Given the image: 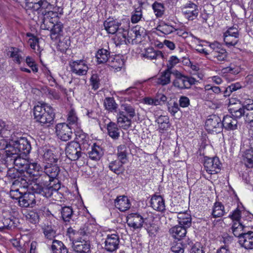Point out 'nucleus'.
<instances>
[{
  "label": "nucleus",
  "instance_id": "38",
  "mask_svg": "<svg viewBox=\"0 0 253 253\" xmlns=\"http://www.w3.org/2000/svg\"><path fill=\"white\" fill-rule=\"evenodd\" d=\"M124 64V60L118 55L111 56L108 62V65L115 70H120Z\"/></svg>",
  "mask_w": 253,
  "mask_h": 253
},
{
  "label": "nucleus",
  "instance_id": "1",
  "mask_svg": "<svg viewBox=\"0 0 253 253\" xmlns=\"http://www.w3.org/2000/svg\"><path fill=\"white\" fill-rule=\"evenodd\" d=\"M60 172L59 167L55 164L49 163L44 166L43 172L48 177V182L35 183L32 186V191L42 195L46 198H49L54 194L57 193L60 189V183L58 181L55 183L53 180L58 176Z\"/></svg>",
  "mask_w": 253,
  "mask_h": 253
},
{
  "label": "nucleus",
  "instance_id": "58",
  "mask_svg": "<svg viewBox=\"0 0 253 253\" xmlns=\"http://www.w3.org/2000/svg\"><path fill=\"white\" fill-rule=\"evenodd\" d=\"M54 8L53 6V9H42V10L41 11L42 12V16L50 19L51 21L53 17L57 16V13L52 10Z\"/></svg>",
  "mask_w": 253,
  "mask_h": 253
},
{
  "label": "nucleus",
  "instance_id": "4",
  "mask_svg": "<svg viewBox=\"0 0 253 253\" xmlns=\"http://www.w3.org/2000/svg\"><path fill=\"white\" fill-rule=\"evenodd\" d=\"M251 106L246 103H234L230 105L229 111L231 115L237 118L244 116L246 122L253 126V107Z\"/></svg>",
  "mask_w": 253,
  "mask_h": 253
},
{
  "label": "nucleus",
  "instance_id": "29",
  "mask_svg": "<svg viewBox=\"0 0 253 253\" xmlns=\"http://www.w3.org/2000/svg\"><path fill=\"white\" fill-rule=\"evenodd\" d=\"M91 150L88 152L89 157L92 160L98 161L103 155L102 148L95 143L91 146Z\"/></svg>",
  "mask_w": 253,
  "mask_h": 253
},
{
  "label": "nucleus",
  "instance_id": "23",
  "mask_svg": "<svg viewBox=\"0 0 253 253\" xmlns=\"http://www.w3.org/2000/svg\"><path fill=\"white\" fill-rule=\"evenodd\" d=\"M151 206L158 211L163 212L166 210L165 200L160 195H154L151 199Z\"/></svg>",
  "mask_w": 253,
  "mask_h": 253
},
{
  "label": "nucleus",
  "instance_id": "19",
  "mask_svg": "<svg viewBox=\"0 0 253 253\" xmlns=\"http://www.w3.org/2000/svg\"><path fill=\"white\" fill-rule=\"evenodd\" d=\"M236 117L232 115L225 116L222 121V129L228 131L234 130L238 129V122Z\"/></svg>",
  "mask_w": 253,
  "mask_h": 253
},
{
  "label": "nucleus",
  "instance_id": "21",
  "mask_svg": "<svg viewBox=\"0 0 253 253\" xmlns=\"http://www.w3.org/2000/svg\"><path fill=\"white\" fill-rule=\"evenodd\" d=\"M114 203L116 208L118 209L121 211H127L131 206L129 200L126 196L124 195L118 196L115 200Z\"/></svg>",
  "mask_w": 253,
  "mask_h": 253
},
{
  "label": "nucleus",
  "instance_id": "47",
  "mask_svg": "<svg viewBox=\"0 0 253 253\" xmlns=\"http://www.w3.org/2000/svg\"><path fill=\"white\" fill-rule=\"evenodd\" d=\"M130 34L131 36L134 35V37L136 41L137 39L141 40V37H144L146 35V31L143 28L139 26H135L130 31Z\"/></svg>",
  "mask_w": 253,
  "mask_h": 253
},
{
  "label": "nucleus",
  "instance_id": "25",
  "mask_svg": "<svg viewBox=\"0 0 253 253\" xmlns=\"http://www.w3.org/2000/svg\"><path fill=\"white\" fill-rule=\"evenodd\" d=\"M95 57L98 64H103L107 62H108L110 58L111 57L109 49L108 50L104 48L98 49L96 53Z\"/></svg>",
  "mask_w": 253,
  "mask_h": 253
},
{
  "label": "nucleus",
  "instance_id": "60",
  "mask_svg": "<svg viewBox=\"0 0 253 253\" xmlns=\"http://www.w3.org/2000/svg\"><path fill=\"white\" fill-rule=\"evenodd\" d=\"M167 106L169 112L173 116L179 110V105L178 103L175 101L168 102Z\"/></svg>",
  "mask_w": 253,
  "mask_h": 253
},
{
  "label": "nucleus",
  "instance_id": "28",
  "mask_svg": "<svg viewBox=\"0 0 253 253\" xmlns=\"http://www.w3.org/2000/svg\"><path fill=\"white\" fill-rule=\"evenodd\" d=\"M43 151V159L46 164L49 163L54 164L57 162L59 157L57 155L54 154L51 150L45 148Z\"/></svg>",
  "mask_w": 253,
  "mask_h": 253
},
{
  "label": "nucleus",
  "instance_id": "36",
  "mask_svg": "<svg viewBox=\"0 0 253 253\" xmlns=\"http://www.w3.org/2000/svg\"><path fill=\"white\" fill-rule=\"evenodd\" d=\"M63 25L61 22L54 24L50 30V37L52 40H56L62 35Z\"/></svg>",
  "mask_w": 253,
  "mask_h": 253
},
{
  "label": "nucleus",
  "instance_id": "42",
  "mask_svg": "<svg viewBox=\"0 0 253 253\" xmlns=\"http://www.w3.org/2000/svg\"><path fill=\"white\" fill-rule=\"evenodd\" d=\"M67 123L70 126H74L79 127V123L76 112L74 109H71L68 113L67 118Z\"/></svg>",
  "mask_w": 253,
  "mask_h": 253
},
{
  "label": "nucleus",
  "instance_id": "45",
  "mask_svg": "<svg viewBox=\"0 0 253 253\" xmlns=\"http://www.w3.org/2000/svg\"><path fill=\"white\" fill-rule=\"evenodd\" d=\"M144 57L148 59L153 60L159 58H163L164 55L161 51L154 50L153 48H148L146 50Z\"/></svg>",
  "mask_w": 253,
  "mask_h": 253
},
{
  "label": "nucleus",
  "instance_id": "53",
  "mask_svg": "<svg viewBox=\"0 0 253 253\" xmlns=\"http://www.w3.org/2000/svg\"><path fill=\"white\" fill-rule=\"evenodd\" d=\"M28 163L29 162L26 159L21 158L20 155H19L16 159H15L13 165L17 166L20 169V170L24 172L26 167H27Z\"/></svg>",
  "mask_w": 253,
  "mask_h": 253
},
{
  "label": "nucleus",
  "instance_id": "46",
  "mask_svg": "<svg viewBox=\"0 0 253 253\" xmlns=\"http://www.w3.org/2000/svg\"><path fill=\"white\" fill-rule=\"evenodd\" d=\"M45 237L49 240H52L56 236L55 226L51 225H45L42 228Z\"/></svg>",
  "mask_w": 253,
  "mask_h": 253
},
{
  "label": "nucleus",
  "instance_id": "52",
  "mask_svg": "<svg viewBox=\"0 0 253 253\" xmlns=\"http://www.w3.org/2000/svg\"><path fill=\"white\" fill-rule=\"evenodd\" d=\"M157 30L165 35L169 34L176 30V29L171 25L165 23L159 25L157 27Z\"/></svg>",
  "mask_w": 253,
  "mask_h": 253
},
{
  "label": "nucleus",
  "instance_id": "27",
  "mask_svg": "<svg viewBox=\"0 0 253 253\" xmlns=\"http://www.w3.org/2000/svg\"><path fill=\"white\" fill-rule=\"evenodd\" d=\"M103 105L105 110L109 112L116 113L118 111V105L113 97H106L104 100Z\"/></svg>",
  "mask_w": 253,
  "mask_h": 253
},
{
  "label": "nucleus",
  "instance_id": "40",
  "mask_svg": "<svg viewBox=\"0 0 253 253\" xmlns=\"http://www.w3.org/2000/svg\"><path fill=\"white\" fill-rule=\"evenodd\" d=\"M124 164L120 161L115 160L110 163L108 168L110 170L119 175L123 173L125 170L123 166Z\"/></svg>",
  "mask_w": 253,
  "mask_h": 253
},
{
  "label": "nucleus",
  "instance_id": "26",
  "mask_svg": "<svg viewBox=\"0 0 253 253\" xmlns=\"http://www.w3.org/2000/svg\"><path fill=\"white\" fill-rule=\"evenodd\" d=\"M172 72L167 71L166 69L164 71L162 72L159 76L156 78L155 82L161 85H166L170 82V75Z\"/></svg>",
  "mask_w": 253,
  "mask_h": 253
},
{
  "label": "nucleus",
  "instance_id": "15",
  "mask_svg": "<svg viewBox=\"0 0 253 253\" xmlns=\"http://www.w3.org/2000/svg\"><path fill=\"white\" fill-rule=\"evenodd\" d=\"M11 144L20 155L23 154L26 156L30 152L31 149L30 142L25 137H20L15 141H12Z\"/></svg>",
  "mask_w": 253,
  "mask_h": 253
},
{
  "label": "nucleus",
  "instance_id": "59",
  "mask_svg": "<svg viewBox=\"0 0 253 253\" xmlns=\"http://www.w3.org/2000/svg\"><path fill=\"white\" fill-rule=\"evenodd\" d=\"M70 40L69 39H64L62 41H60L58 45V49L61 52H66V50L69 48L70 46Z\"/></svg>",
  "mask_w": 253,
  "mask_h": 253
},
{
  "label": "nucleus",
  "instance_id": "5",
  "mask_svg": "<svg viewBox=\"0 0 253 253\" xmlns=\"http://www.w3.org/2000/svg\"><path fill=\"white\" fill-rule=\"evenodd\" d=\"M121 108L124 111H120L118 114V123L124 129H126L130 126L131 119L136 115L135 108L126 102L122 104Z\"/></svg>",
  "mask_w": 253,
  "mask_h": 253
},
{
  "label": "nucleus",
  "instance_id": "35",
  "mask_svg": "<svg viewBox=\"0 0 253 253\" xmlns=\"http://www.w3.org/2000/svg\"><path fill=\"white\" fill-rule=\"evenodd\" d=\"M53 253H68V250L60 241L54 240L51 245Z\"/></svg>",
  "mask_w": 253,
  "mask_h": 253
},
{
  "label": "nucleus",
  "instance_id": "22",
  "mask_svg": "<svg viewBox=\"0 0 253 253\" xmlns=\"http://www.w3.org/2000/svg\"><path fill=\"white\" fill-rule=\"evenodd\" d=\"M87 239V238H84L83 240L75 241L74 243V251L78 253H89L90 246Z\"/></svg>",
  "mask_w": 253,
  "mask_h": 253
},
{
  "label": "nucleus",
  "instance_id": "30",
  "mask_svg": "<svg viewBox=\"0 0 253 253\" xmlns=\"http://www.w3.org/2000/svg\"><path fill=\"white\" fill-rule=\"evenodd\" d=\"M172 236L175 239L180 241L181 238L185 237L187 233L186 229L181 225H176L169 230Z\"/></svg>",
  "mask_w": 253,
  "mask_h": 253
},
{
  "label": "nucleus",
  "instance_id": "31",
  "mask_svg": "<svg viewBox=\"0 0 253 253\" xmlns=\"http://www.w3.org/2000/svg\"><path fill=\"white\" fill-rule=\"evenodd\" d=\"M17 219L13 217L9 218H3L2 220L3 225L0 226V231H2L4 229L12 230L14 229L17 226Z\"/></svg>",
  "mask_w": 253,
  "mask_h": 253
},
{
  "label": "nucleus",
  "instance_id": "41",
  "mask_svg": "<svg viewBox=\"0 0 253 253\" xmlns=\"http://www.w3.org/2000/svg\"><path fill=\"white\" fill-rule=\"evenodd\" d=\"M225 211L223 204L219 202H216L213 205L212 215L214 217H220L224 215Z\"/></svg>",
  "mask_w": 253,
  "mask_h": 253
},
{
  "label": "nucleus",
  "instance_id": "32",
  "mask_svg": "<svg viewBox=\"0 0 253 253\" xmlns=\"http://www.w3.org/2000/svg\"><path fill=\"white\" fill-rule=\"evenodd\" d=\"M120 26L121 23L116 20L105 21L104 23L105 29L111 34H115Z\"/></svg>",
  "mask_w": 253,
  "mask_h": 253
},
{
  "label": "nucleus",
  "instance_id": "57",
  "mask_svg": "<svg viewBox=\"0 0 253 253\" xmlns=\"http://www.w3.org/2000/svg\"><path fill=\"white\" fill-rule=\"evenodd\" d=\"M185 245L186 246V244L184 243V241L175 243L171 247V250L175 253H183Z\"/></svg>",
  "mask_w": 253,
  "mask_h": 253
},
{
  "label": "nucleus",
  "instance_id": "6",
  "mask_svg": "<svg viewBox=\"0 0 253 253\" xmlns=\"http://www.w3.org/2000/svg\"><path fill=\"white\" fill-rule=\"evenodd\" d=\"M172 74L175 77L172 84L179 89H189L197 82L195 78L185 76L177 70H173Z\"/></svg>",
  "mask_w": 253,
  "mask_h": 253
},
{
  "label": "nucleus",
  "instance_id": "17",
  "mask_svg": "<svg viewBox=\"0 0 253 253\" xmlns=\"http://www.w3.org/2000/svg\"><path fill=\"white\" fill-rule=\"evenodd\" d=\"M76 142L81 147L83 151L88 150L90 147L91 142L88 135L82 130H79L76 132Z\"/></svg>",
  "mask_w": 253,
  "mask_h": 253
},
{
  "label": "nucleus",
  "instance_id": "39",
  "mask_svg": "<svg viewBox=\"0 0 253 253\" xmlns=\"http://www.w3.org/2000/svg\"><path fill=\"white\" fill-rule=\"evenodd\" d=\"M40 165L37 163L29 162L24 171H26L27 173L32 176L36 177L40 175Z\"/></svg>",
  "mask_w": 253,
  "mask_h": 253
},
{
  "label": "nucleus",
  "instance_id": "11",
  "mask_svg": "<svg viewBox=\"0 0 253 253\" xmlns=\"http://www.w3.org/2000/svg\"><path fill=\"white\" fill-rule=\"evenodd\" d=\"M87 61L81 59L70 62L69 66L72 73L78 76L86 75L89 69Z\"/></svg>",
  "mask_w": 253,
  "mask_h": 253
},
{
  "label": "nucleus",
  "instance_id": "2",
  "mask_svg": "<svg viewBox=\"0 0 253 253\" xmlns=\"http://www.w3.org/2000/svg\"><path fill=\"white\" fill-rule=\"evenodd\" d=\"M153 219L154 217L152 214L131 213L126 217V223L134 230L141 229L144 224L148 233L153 234L157 231V227H155L154 224L152 223Z\"/></svg>",
  "mask_w": 253,
  "mask_h": 253
},
{
  "label": "nucleus",
  "instance_id": "54",
  "mask_svg": "<svg viewBox=\"0 0 253 253\" xmlns=\"http://www.w3.org/2000/svg\"><path fill=\"white\" fill-rule=\"evenodd\" d=\"M93 226L91 224H85L84 226L80 229V233L81 236L84 238H86L90 235L92 232Z\"/></svg>",
  "mask_w": 253,
  "mask_h": 253
},
{
  "label": "nucleus",
  "instance_id": "7",
  "mask_svg": "<svg viewBox=\"0 0 253 253\" xmlns=\"http://www.w3.org/2000/svg\"><path fill=\"white\" fill-rule=\"evenodd\" d=\"M205 127L210 133H220L222 131V121L216 115H210L206 120Z\"/></svg>",
  "mask_w": 253,
  "mask_h": 253
},
{
  "label": "nucleus",
  "instance_id": "34",
  "mask_svg": "<svg viewBox=\"0 0 253 253\" xmlns=\"http://www.w3.org/2000/svg\"><path fill=\"white\" fill-rule=\"evenodd\" d=\"M108 135L113 139L116 140L120 137V129L115 123L110 122L107 125Z\"/></svg>",
  "mask_w": 253,
  "mask_h": 253
},
{
  "label": "nucleus",
  "instance_id": "16",
  "mask_svg": "<svg viewBox=\"0 0 253 253\" xmlns=\"http://www.w3.org/2000/svg\"><path fill=\"white\" fill-rule=\"evenodd\" d=\"M119 243L120 238L118 234H109L105 239L104 249L108 252L113 253L119 248Z\"/></svg>",
  "mask_w": 253,
  "mask_h": 253
},
{
  "label": "nucleus",
  "instance_id": "61",
  "mask_svg": "<svg viewBox=\"0 0 253 253\" xmlns=\"http://www.w3.org/2000/svg\"><path fill=\"white\" fill-rule=\"evenodd\" d=\"M40 19H39V21ZM41 28L42 30H48L52 27L53 22L50 19L41 16Z\"/></svg>",
  "mask_w": 253,
  "mask_h": 253
},
{
  "label": "nucleus",
  "instance_id": "20",
  "mask_svg": "<svg viewBox=\"0 0 253 253\" xmlns=\"http://www.w3.org/2000/svg\"><path fill=\"white\" fill-rule=\"evenodd\" d=\"M33 193H24L20 201H18L19 205L20 207L23 208L31 207L33 208L36 205L35 195L36 193L33 191Z\"/></svg>",
  "mask_w": 253,
  "mask_h": 253
},
{
  "label": "nucleus",
  "instance_id": "14",
  "mask_svg": "<svg viewBox=\"0 0 253 253\" xmlns=\"http://www.w3.org/2000/svg\"><path fill=\"white\" fill-rule=\"evenodd\" d=\"M23 173L15 168H10L7 171L6 177L8 180L14 181V184L28 185V183L23 176Z\"/></svg>",
  "mask_w": 253,
  "mask_h": 253
},
{
  "label": "nucleus",
  "instance_id": "51",
  "mask_svg": "<svg viewBox=\"0 0 253 253\" xmlns=\"http://www.w3.org/2000/svg\"><path fill=\"white\" fill-rule=\"evenodd\" d=\"M142 7L138 6L135 8V10L132 12L131 21L132 23H136L138 22L142 17Z\"/></svg>",
  "mask_w": 253,
  "mask_h": 253
},
{
  "label": "nucleus",
  "instance_id": "10",
  "mask_svg": "<svg viewBox=\"0 0 253 253\" xmlns=\"http://www.w3.org/2000/svg\"><path fill=\"white\" fill-rule=\"evenodd\" d=\"M82 151L81 147L74 141L68 142L65 149L67 157L72 161L78 160L83 153Z\"/></svg>",
  "mask_w": 253,
  "mask_h": 253
},
{
  "label": "nucleus",
  "instance_id": "8",
  "mask_svg": "<svg viewBox=\"0 0 253 253\" xmlns=\"http://www.w3.org/2000/svg\"><path fill=\"white\" fill-rule=\"evenodd\" d=\"M204 169L210 174L218 173L220 172L221 163L218 157L210 158L204 157L203 160Z\"/></svg>",
  "mask_w": 253,
  "mask_h": 253
},
{
  "label": "nucleus",
  "instance_id": "37",
  "mask_svg": "<svg viewBox=\"0 0 253 253\" xmlns=\"http://www.w3.org/2000/svg\"><path fill=\"white\" fill-rule=\"evenodd\" d=\"M128 149L125 145H120L118 147L117 156L119 161L123 164L127 162Z\"/></svg>",
  "mask_w": 253,
  "mask_h": 253
},
{
  "label": "nucleus",
  "instance_id": "3",
  "mask_svg": "<svg viewBox=\"0 0 253 253\" xmlns=\"http://www.w3.org/2000/svg\"><path fill=\"white\" fill-rule=\"evenodd\" d=\"M34 119L42 126L52 124L55 118L54 109L46 103L37 105L33 109Z\"/></svg>",
  "mask_w": 253,
  "mask_h": 253
},
{
  "label": "nucleus",
  "instance_id": "18",
  "mask_svg": "<svg viewBox=\"0 0 253 253\" xmlns=\"http://www.w3.org/2000/svg\"><path fill=\"white\" fill-rule=\"evenodd\" d=\"M20 154L16 151L15 148L10 143L7 149L3 151L2 154V159L5 163L7 165H13L15 159L19 156Z\"/></svg>",
  "mask_w": 253,
  "mask_h": 253
},
{
  "label": "nucleus",
  "instance_id": "50",
  "mask_svg": "<svg viewBox=\"0 0 253 253\" xmlns=\"http://www.w3.org/2000/svg\"><path fill=\"white\" fill-rule=\"evenodd\" d=\"M115 34L121 43L124 42L126 43V37L128 34V31L127 29L120 27Z\"/></svg>",
  "mask_w": 253,
  "mask_h": 253
},
{
  "label": "nucleus",
  "instance_id": "13",
  "mask_svg": "<svg viewBox=\"0 0 253 253\" xmlns=\"http://www.w3.org/2000/svg\"><path fill=\"white\" fill-rule=\"evenodd\" d=\"M71 127L65 123L58 124L56 126L55 129L58 138L64 141L71 139L73 134Z\"/></svg>",
  "mask_w": 253,
  "mask_h": 253
},
{
  "label": "nucleus",
  "instance_id": "24",
  "mask_svg": "<svg viewBox=\"0 0 253 253\" xmlns=\"http://www.w3.org/2000/svg\"><path fill=\"white\" fill-rule=\"evenodd\" d=\"M21 52V51L18 48L10 47L7 51V55L12 59L14 62L20 64L23 59Z\"/></svg>",
  "mask_w": 253,
  "mask_h": 253
},
{
  "label": "nucleus",
  "instance_id": "12",
  "mask_svg": "<svg viewBox=\"0 0 253 253\" xmlns=\"http://www.w3.org/2000/svg\"><path fill=\"white\" fill-rule=\"evenodd\" d=\"M181 10L185 17L189 21L195 20L199 13L198 6L192 1H189L183 5L181 7Z\"/></svg>",
  "mask_w": 253,
  "mask_h": 253
},
{
  "label": "nucleus",
  "instance_id": "56",
  "mask_svg": "<svg viewBox=\"0 0 253 253\" xmlns=\"http://www.w3.org/2000/svg\"><path fill=\"white\" fill-rule=\"evenodd\" d=\"M224 41L228 47L234 46L237 44L239 42V38L232 36L224 35Z\"/></svg>",
  "mask_w": 253,
  "mask_h": 253
},
{
  "label": "nucleus",
  "instance_id": "48",
  "mask_svg": "<svg viewBox=\"0 0 253 253\" xmlns=\"http://www.w3.org/2000/svg\"><path fill=\"white\" fill-rule=\"evenodd\" d=\"M90 84L91 86L92 89L96 90L98 89L100 86V79L99 75L96 73H92L90 79Z\"/></svg>",
  "mask_w": 253,
  "mask_h": 253
},
{
  "label": "nucleus",
  "instance_id": "9",
  "mask_svg": "<svg viewBox=\"0 0 253 253\" xmlns=\"http://www.w3.org/2000/svg\"><path fill=\"white\" fill-rule=\"evenodd\" d=\"M26 7L33 11L38 12L42 9H53V4L47 0H26Z\"/></svg>",
  "mask_w": 253,
  "mask_h": 253
},
{
  "label": "nucleus",
  "instance_id": "63",
  "mask_svg": "<svg viewBox=\"0 0 253 253\" xmlns=\"http://www.w3.org/2000/svg\"><path fill=\"white\" fill-rule=\"evenodd\" d=\"M180 61V60L176 56H172L169 58L168 61V63L167 65V71H170L173 72L172 70L173 67L175 66Z\"/></svg>",
  "mask_w": 253,
  "mask_h": 253
},
{
  "label": "nucleus",
  "instance_id": "49",
  "mask_svg": "<svg viewBox=\"0 0 253 253\" xmlns=\"http://www.w3.org/2000/svg\"><path fill=\"white\" fill-rule=\"evenodd\" d=\"M212 55L214 59L220 62L225 61L227 58V52L226 50L223 48H221L216 52H212Z\"/></svg>",
  "mask_w": 253,
  "mask_h": 253
},
{
  "label": "nucleus",
  "instance_id": "43",
  "mask_svg": "<svg viewBox=\"0 0 253 253\" xmlns=\"http://www.w3.org/2000/svg\"><path fill=\"white\" fill-rule=\"evenodd\" d=\"M60 213L63 220L65 222H69L73 216V209L70 206H65L61 209Z\"/></svg>",
  "mask_w": 253,
  "mask_h": 253
},
{
  "label": "nucleus",
  "instance_id": "55",
  "mask_svg": "<svg viewBox=\"0 0 253 253\" xmlns=\"http://www.w3.org/2000/svg\"><path fill=\"white\" fill-rule=\"evenodd\" d=\"M152 7L157 17H161L163 16L165 11L163 4L156 1L153 4Z\"/></svg>",
  "mask_w": 253,
  "mask_h": 253
},
{
  "label": "nucleus",
  "instance_id": "62",
  "mask_svg": "<svg viewBox=\"0 0 253 253\" xmlns=\"http://www.w3.org/2000/svg\"><path fill=\"white\" fill-rule=\"evenodd\" d=\"M26 217L29 222L34 224L38 223L39 221V215L38 213L34 211H30L26 215Z\"/></svg>",
  "mask_w": 253,
  "mask_h": 253
},
{
  "label": "nucleus",
  "instance_id": "44",
  "mask_svg": "<svg viewBox=\"0 0 253 253\" xmlns=\"http://www.w3.org/2000/svg\"><path fill=\"white\" fill-rule=\"evenodd\" d=\"M157 122L159 124L160 132L163 133V131L169 127L170 124L169 123V119L167 116H160L157 120Z\"/></svg>",
  "mask_w": 253,
  "mask_h": 253
},
{
  "label": "nucleus",
  "instance_id": "64",
  "mask_svg": "<svg viewBox=\"0 0 253 253\" xmlns=\"http://www.w3.org/2000/svg\"><path fill=\"white\" fill-rule=\"evenodd\" d=\"M25 62L27 65L31 68L34 73H37L39 71L37 65L35 63V60L30 56H27L25 59Z\"/></svg>",
  "mask_w": 253,
  "mask_h": 253
},
{
  "label": "nucleus",
  "instance_id": "33",
  "mask_svg": "<svg viewBox=\"0 0 253 253\" xmlns=\"http://www.w3.org/2000/svg\"><path fill=\"white\" fill-rule=\"evenodd\" d=\"M178 221L179 225L187 229L191 225V217L186 212L179 213L178 214Z\"/></svg>",
  "mask_w": 253,
  "mask_h": 253
}]
</instances>
